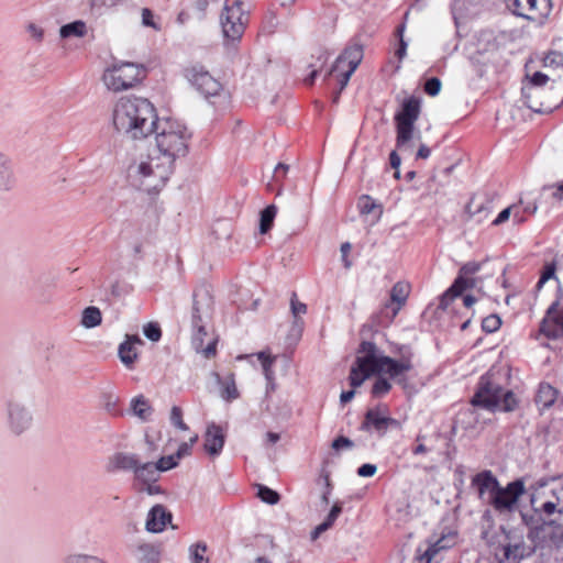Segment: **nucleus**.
Here are the masks:
<instances>
[{
  "label": "nucleus",
  "mask_w": 563,
  "mask_h": 563,
  "mask_svg": "<svg viewBox=\"0 0 563 563\" xmlns=\"http://www.w3.org/2000/svg\"><path fill=\"white\" fill-rule=\"evenodd\" d=\"M523 493V482L518 479L509 483L506 487L499 486L494 496L489 498V504L498 512L512 511Z\"/></svg>",
  "instance_id": "obj_12"
},
{
  "label": "nucleus",
  "mask_w": 563,
  "mask_h": 563,
  "mask_svg": "<svg viewBox=\"0 0 563 563\" xmlns=\"http://www.w3.org/2000/svg\"><path fill=\"white\" fill-rule=\"evenodd\" d=\"M501 325V320L496 314H490L483 319L482 328L487 333H493L497 331Z\"/></svg>",
  "instance_id": "obj_43"
},
{
  "label": "nucleus",
  "mask_w": 563,
  "mask_h": 563,
  "mask_svg": "<svg viewBox=\"0 0 563 563\" xmlns=\"http://www.w3.org/2000/svg\"><path fill=\"white\" fill-rule=\"evenodd\" d=\"M526 208L520 205H511L504 209L496 217V219L493 221V225H500L509 220V218L512 216L515 221L521 223L526 220L525 217Z\"/></svg>",
  "instance_id": "obj_28"
},
{
  "label": "nucleus",
  "mask_w": 563,
  "mask_h": 563,
  "mask_svg": "<svg viewBox=\"0 0 563 563\" xmlns=\"http://www.w3.org/2000/svg\"><path fill=\"white\" fill-rule=\"evenodd\" d=\"M142 21L146 26L156 27L153 20V13L150 9L145 8L142 10Z\"/></svg>",
  "instance_id": "obj_64"
},
{
  "label": "nucleus",
  "mask_w": 563,
  "mask_h": 563,
  "mask_svg": "<svg viewBox=\"0 0 563 563\" xmlns=\"http://www.w3.org/2000/svg\"><path fill=\"white\" fill-rule=\"evenodd\" d=\"M456 541V533L450 532L448 534H443L435 542L430 543L424 551H421L419 548L417 551V559L420 563H433L437 554L442 551L452 548Z\"/></svg>",
  "instance_id": "obj_15"
},
{
  "label": "nucleus",
  "mask_w": 563,
  "mask_h": 563,
  "mask_svg": "<svg viewBox=\"0 0 563 563\" xmlns=\"http://www.w3.org/2000/svg\"><path fill=\"white\" fill-rule=\"evenodd\" d=\"M174 165L155 153L148 154L134 166L133 178L137 187L148 194H158L168 181Z\"/></svg>",
  "instance_id": "obj_6"
},
{
  "label": "nucleus",
  "mask_w": 563,
  "mask_h": 563,
  "mask_svg": "<svg viewBox=\"0 0 563 563\" xmlns=\"http://www.w3.org/2000/svg\"><path fill=\"white\" fill-rule=\"evenodd\" d=\"M145 76L146 70L142 65L125 62L106 68L102 81L109 90L120 92L135 87Z\"/></svg>",
  "instance_id": "obj_8"
},
{
  "label": "nucleus",
  "mask_w": 563,
  "mask_h": 563,
  "mask_svg": "<svg viewBox=\"0 0 563 563\" xmlns=\"http://www.w3.org/2000/svg\"><path fill=\"white\" fill-rule=\"evenodd\" d=\"M11 426L16 433H20L30 422V418L23 409L10 410Z\"/></svg>",
  "instance_id": "obj_38"
},
{
  "label": "nucleus",
  "mask_w": 563,
  "mask_h": 563,
  "mask_svg": "<svg viewBox=\"0 0 563 563\" xmlns=\"http://www.w3.org/2000/svg\"><path fill=\"white\" fill-rule=\"evenodd\" d=\"M549 79L550 78L548 75H545L541 71H536L530 76V86H533V87L544 86L549 81Z\"/></svg>",
  "instance_id": "obj_58"
},
{
  "label": "nucleus",
  "mask_w": 563,
  "mask_h": 563,
  "mask_svg": "<svg viewBox=\"0 0 563 563\" xmlns=\"http://www.w3.org/2000/svg\"><path fill=\"white\" fill-rule=\"evenodd\" d=\"M389 162H390V166L396 170L395 172V177L396 178H399V166H400V163H401V159L399 157V155L397 154L396 151H393L389 155Z\"/></svg>",
  "instance_id": "obj_63"
},
{
  "label": "nucleus",
  "mask_w": 563,
  "mask_h": 563,
  "mask_svg": "<svg viewBox=\"0 0 563 563\" xmlns=\"http://www.w3.org/2000/svg\"><path fill=\"white\" fill-rule=\"evenodd\" d=\"M489 202L486 196H472L468 203L465 206L467 218L471 219L477 216L479 221L486 219L489 214Z\"/></svg>",
  "instance_id": "obj_24"
},
{
  "label": "nucleus",
  "mask_w": 563,
  "mask_h": 563,
  "mask_svg": "<svg viewBox=\"0 0 563 563\" xmlns=\"http://www.w3.org/2000/svg\"><path fill=\"white\" fill-rule=\"evenodd\" d=\"M170 422L172 424L183 431H187L189 427L185 423L183 419V410L178 406H173L170 410Z\"/></svg>",
  "instance_id": "obj_40"
},
{
  "label": "nucleus",
  "mask_w": 563,
  "mask_h": 563,
  "mask_svg": "<svg viewBox=\"0 0 563 563\" xmlns=\"http://www.w3.org/2000/svg\"><path fill=\"white\" fill-rule=\"evenodd\" d=\"M394 422L395 420L393 418L380 416L377 410L371 409L366 412L361 428L366 431L374 429L378 432H385L389 424Z\"/></svg>",
  "instance_id": "obj_25"
},
{
  "label": "nucleus",
  "mask_w": 563,
  "mask_h": 563,
  "mask_svg": "<svg viewBox=\"0 0 563 563\" xmlns=\"http://www.w3.org/2000/svg\"><path fill=\"white\" fill-rule=\"evenodd\" d=\"M157 112L153 103L140 97H122L113 106L114 129L130 139L142 140L154 132Z\"/></svg>",
  "instance_id": "obj_2"
},
{
  "label": "nucleus",
  "mask_w": 563,
  "mask_h": 563,
  "mask_svg": "<svg viewBox=\"0 0 563 563\" xmlns=\"http://www.w3.org/2000/svg\"><path fill=\"white\" fill-rule=\"evenodd\" d=\"M441 86L442 85L439 78L431 77L424 84V91L427 95L434 97L440 92Z\"/></svg>",
  "instance_id": "obj_51"
},
{
  "label": "nucleus",
  "mask_w": 563,
  "mask_h": 563,
  "mask_svg": "<svg viewBox=\"0 0 563 563\" xmlns=\"http://www.w3.org/2000/svg\"><path fill=\"white\" fill-rule=\"evenodd\" d=\"M472 485L477 489L479 497L482 498L486 493L489 494V498L494 496L499 487L497 478L493 475L492 471H482L472 478Z\"/></svg>",
  "instance_id": "obj_22"
},
{
  "label": "nucleus",
  "mask_w": 563,
  "mask_h": 563,
  "mask_svg": "<svg viewBox=\"0 0 563 563\" xmlns=\"http://www.w3.org/2000/svg\"><path fill=\"white\" fill-rule=\"evenodd\" d=\"M291 312L295 317L305 314L307 312L306 303L297 300V295L294 292L290 300Z\"/></svg>",
  "instance_id": "obj_56"
},
{
  "label": "nucleus",
  "mask_w": 563,
  "mask_h": 563,
  "mask_svg": "<svg viewBox=\"0 0 563 563\" xmlns=\"http://www.w3.org/2000/svg\"><path fill=\"white\" fill-rule=\"evenodd\" d=\"M102 321L101 311L97 307H87L82 312L81 323L86 328H95Z\"/></svg>",
  "instance_id": "obj_35"
},
{
  "label": "nucleus",
  "mask_w": 563,
  "mask_h": 563,
  "mask_svg": "<svg viewBox=\"0 0 563 563\" xmlns=\"http://www.w3.org/2000/svg\"><path fill=\"white\" fill-rule=\"evenodd\" d=\"M341 512H342L341 505L335 503L332 506L325 520L322 523H320L319 526H317L316 529L313 530L312 539H317L322 532L327 531L330 527H332V525L338 519V517L340 516Z\"/></svg>",
  "instance_id": "obj_31"
},
{
  "label": "nucleus",
  "mask_w": 563,
  "mask_h": 563,
  "mask_svg": "<svg viewBox=\"0 0 563 563\" xmlns=\"http://www.w3.org/2000/svg\"><path fill=\"white\" fill-rule=\"evenodd\" d=\"M420 112L421 104L418 98L409 97L404 100L400 110L395 114L397 148L409 147V142L413 137L415 123L419 119Z\"/></svg>",
  "instance_id": "obj_9"
},
{
  "label": "nucleus",
  "mask_w": 563,
  "mask_h": 563,
  "mask_svg": "<svg viewBox=\"0 0 563 563\" xmlns=\"http://www.w3.org/2000/svg\"><path fill=\"white\" fill-rule=\"evenodd\" d=\"M373 374L378 375V372L369 366L361 367V364L355 362V365L352 366L349 376L350 385L353 388H357Z\"/></svg>",
  "instance_id": "obj_29"
},
{
  "label": "nucleus",
  "mask_w": 563,
  "mask_h": 563,
  "mask_svg": "<svg viewBox=\"0 0 563 563\" xmlns=\"http://www.w3.org/2000/svg\"><path fill=\"white\" fill-rule=\"evenodd\" d=\"M552 10L551 0H530V22L542 25Z\"/></svg>",
  "instance_id": "obj_27"
},
{
  "label": "nucleus",
  "mask_w": 563,
  "mask_h": 563,
  "mask_svg": "<svg viewBox=\"0 0 563 563\" xmlns=\"http://www.w3.org/2000/svg\"><path fill=\"white\" fill-rule=\"evenodd\" d=\"M86 24L82 21H75L60 27L62 37L78 36L81 37L86 34Z\"/></svg>",
  "instance_id": "obj_37"
},
{
  "label": "nucleus",
  "mask_w": 563,
  "mask_h": 563,
  "mask_svg": "<svg viewBox=\"0 0 563 563\" xmlns=\"http://www.w3.org/2000/svg\"><path fill=\"white\" fill-rule=\"evenodd\" d=\"M67 563H104V562L95 556L79 555V556L69 559Z\"/></svg>",
  "instance_id": "obj_61"
},
{
  "label": "nucleus",
  "mask_w": 563,
  "mask_h": 563,
  "mask_svg": "<svg viewBox=\"0 0 563 563\" xmlns=\"http://www.w3.org/2000/svg\"><path fill=\"white\" fill-rule=\"evenodd\" d=\"M139 563H158L161 559L159 551L151 544H142L139 547Z\"/></svg>",
  "instance_id": "obj_33"
},
{
  "label": "nucleus",
  "mask_w": 563,
  "mask_h": 563,
  "mask_svg": "<svg viewBox=\"0 0 563 563\" xmlns=\"http://www.w3.org/2000/svg\"><path fill=\"white\" fill-rule=\"evenodd\" d=\"M479 268H481V265L478 263L468 262L461 267L460 274L465 277L472 278L471 276L476 274L479 271Z\"/></svg>",
  "instance_id": "obj_57"
},
{
  "label": "nucleus",
  "mask_w": 563,
  "mask_h": 563,
  "mask_svg": "<svg viewBox=\"0 0 563 563\" xmlns=\"http://www.w3.org/2000/svg\"><path fill=\"white\" fill-rule=\"evenodd\" d=\"M378 208L375 200L367 195L362 196L358 200V209L362 214H371Z\"/></svg>",
  "instance_id": "obj_41"
},
{
  "label": "nucleus",
  "mask_w": 563,
  "mask_h": 563,
  "mask_svg": "<svg viewBox=\"0 0 563 563\" xmlns=\"http://www.w3.org/2000/svg\"><path fill=\"white\" fill-rule=\"evenodd\" d=\"M257 357L262 363L265 375L269 378L271 367L275 362V356H272L271 354H267L266 352H260L257 354Z\"/></svg>",
  "instance_id": "obj_52"
},
{
  "label": "nucleus",
  "mask_w": 563,
  "mask_h": 563,
  "mask_svg": "<svg viewBox=\"0 0 563 563\" xmlns=\"http://www.w3.org/2000/svg\"><path fill=\"white\" fill-rule=\"evenodd\" d=\"M158 472L156 463L145 462L141 463L139 461L137 466L134 470V475L137 481L142 483H148L155 481V476Z\"/></svg>",
  "instance_id": "obj_30"
},
{
  "label": "nucleus",
  "mask_w": 563,
  "mask_h": 563,
  "mask_svg": "<svg viewBox=\"0 0 563 563\" xmlns=\"http://www.w3.org/2000/svg\"><path fill=\"white\" fill-rule=\"evenodd\" d=\"M277 209L274 205L266 207L261 212L260 232L262 234L267 233L272 229Z\"/></svg>",
  "instance_id": "obj_36"
},
{
  "label": "nucleus",
  "mask_w": 563,
  "mask_h": 563,
  "mask_svg": "<svg viewBox=\"0 0 563 563\" xmlns=\"http://www.w3.org/2000/svg\"><path fill=\"white\" fill-rule=\"evenodd\" d=\"M404 32H405V24L398 25L396 29V32H395L396 36L399 37V46L395 52V55L397 56V58L399 60H401L407 54V43L404 40Z\"/></svg>",
  "instance_id": "obj_44"
},
{
  "label": "nucleus",
  "mask_w": 563,
  "mask_h": 563,
  "mask_svg": "<svg viewBox=\"0 0 563 563\" xmlns=\"http://www.w3.org/2000/svg\"><path fill=\"white\" fill-rule=\"evenodd\" d=\"M526 555V547L521 543H505L495 549L494 563H520Z\"/></svg>",
  "instance_id": "obj_16"
},
{
  "label": "nucleus",
  "mask_w": 563,
  "mask_h": 563,
  "mask_svg": "<svg viewBox=\"0 0 563 563\" xmlns=\"http://www.w3.org/2000/svg\"><path fill=\"white\" fill-rule=\"evenodd\" d=\"M144 334L151 341L157 342L162 336V330L157 323L150 322L144 327Z\"/></svg>",
  "instance_id": "obj_50"
},
{
  "label": "nucleus",
  "mask_w": 563,
  "mask_h": 563,
  "mask_svg": "<svg viewBox=\"0 0 563 563\" xmlns=\"http://www.w3.org/2000/svg\"><path fill=\"white\" fill-rule=\"evenodd\" d=\"M352 446H353V442L349 438L343 437V435L338 437L332 442V448L336 451H339L343 448H352Z\"/></svg>",
  "instance_id": "obj_59"
},
{
  "label": "nucleus",
  "mask_w": 563,
  "mask_h": 563,
  "mask_svg": "<svg viewBox=\"0 0 563 563\" xmlns=\"http://www.w3.org/2000/svg\"><path fill=\"white\" fill-rule=\"evenodd\" d=\"M206 552H207L206 543L199 542L195 545H191L190 553H191L192 563H203ZM206 562H208V560H206Z\"/></svg>",
  "instance_id": "obj_46"
},
{
  "label": "nucleus",
  "mask_w": 563,
  "mask_h": 563,
  "mask_svg": "<svg viewBox=\"0 0 563 563\" xmlns=\"http://www.w3.org/2000/svg\"><path fill=\"white\" fill-rule=\"evenodd\" d=\"M131 408L133 413L142 420H146L152 412V407L148 400L142 395L132 399Z\"/></svg>",
  "instance_id": "obj_32"
},
{
  "label": "nucleus",
  "mask_w": 563,
  "mask_h": 563,
  "mask_svg": "<svg viewBox=\"0 0 563 563\" xmlns=\"http://www.w3.org/2000/svg\"><path fill=\"white\" fill-rule=\"evenodd\" d=\"M139 459L135 454H129L123 452H118L113 454L108 463L107 471L108 472H117V471H133L137 466Z\"/></svg>",
  "instance_id": "obj_23"
},
{
  "label": "nucleus",
  "mask_w": 563,
  "mask_h": 563,
  "mask_svg": "<svg viewBox=\"0 0 563 563\" xmlns=\"http://www.w3.org/2000/svg\"><path fill=\"white\" fill-rule=\"evenodd\" d=\"M560 297L548 308L541 324L542 332L548 338L556 339L563 334V309L559 310Z\"/></svg>",
  "instance_id": "obj_14"
},
{
  "label": "nucleus",
  "mask_w": 563,
  "mask_h": 563,
  "mask_svg": "<svg viewBox=\"0 0 563 563\" xmlns=\"http://www.w3.org/2000/svg\"><path fill=\"white\" fill-rule=\"evenodd\" d=\"M222 396L227 400H233L239 397V391H238V388H236L233 377H231L230 380H227L224 383Z\"/></svg>",
  "instance_id": "obj_49"
},
{
  "label": "nucleus",
  "mask_w": 563,
  "mask_h": 563,
  "mask_svg": "<svg viewBox=\"0 0 563 563\" xmlns=\"http://www.w3.org/2000/svg\"><path fill=\"white\" fill-rule=\"evenodd\" d=\"M257 495L264 503L268 505H276L280 499L277 492L264 485L258 486Z\"/></svg>",
  "instance_id": "obj_39"
},
{
  "label": "nucleus",
  "mask_w": 563,
  "mask_h": 563,
  "mask_svg": "<svg viewBox=\"0 0 563 563\" xmlns=\"http://www.w3.org/2000/svg\"><path fill=\"white\" fill-rule=\"evenodd\" d=\"M423 439H424V435H421V434L417 435L416 441L418 442V444L412 449L413 455L426 454L429 451L428 448L423 443H421V441Z\"/></svg>",
  "instance_id": "obj_62"
},
{
  "label": "nucleus",
  "mask_w": 563,
  "mask_h": 563,
  "mask_svg": "<svg viewBox=\"0 0 563 563\" xmlns=\"http://www.w3.org/2000/svg\"><path fill=\"white\" fill-rule=\"evenodd\" d=\"M154 132H156V155L174 165L176 158L187 154L191 133L184 123L172 118L161 120L157 118Z\"/></svg>",
  "instance_id": "obj_5"
},
{
  "label": "nucleus",
  "mask_w": 563,
  "mask_h": 563,
  "mask_svg": "<svg viewBox=\"0 0 563 563\" xmlns=\"http://www.w3.org/2000/svg\"><path fill=\"white\" fill-rule=\"evenodd\" d=\"M340 251H341V258H342V262H343V266L346 268V269H350L353 265L352 261L350 260V253L352 251V245L350 242H344L341 244V247H340Z\"/></svg>",
  "instance_id": "obj_54"
},
{
  "label": "nucleus",
  "mask_w": 563,
  "mask_h": 563,
  "mask_svg": "<svg viewBox=\"0 0 563 563\" xmlns=\"http://www.w3.org/2000/svg\"><path fill=\"white\" fill-rule=\"evenodd\" d=\"M364 56L363 46L354 43L345 47L338 56L329 75L339 84V93L346 87L352 74L356 70Z\"/></svg>",
  "instance_id": "obj_11"
},
{
  "label": "nucleus",
  "mask_w": 563,
  "mask_h": 563,
  "mask_svg": "<svg viewBox=\"0 0 563 563\" xmlns=\"http://www.w3.org/2000/svg\"><path fill=\"white\" fill-rule=\"evenodd\" d=\"M410 295V285L406 282H397L390 290V302L386 305V309L391 308V319H394L400 309L406 305Z\"/></svg>",
  "instance_id": "obj_21"
},
{
  "label": "nucleus",
  "mask_w": 563,
  "mask_h": 563,
  "mask_svg": "<svg viewBox=\"0 0 563 563\" xmlns=\"http://www.w3.org/2000/svg\"><path fill=\"white\" fill-rule=\"evenodd\" d=\"M555 275V264H547L543 268L542 275L537 284V289H540L542 285Z\"/></svg>",
  "instance_id": "obj_53"
},
{
  "label": "nucleus",
  "mask_w": 563,
  "mask_h": 563,
  "mask_svg": "<svg viewBox=\"0 0 563 563\" xmlns=\"http://www.w3.org/2000/svg\"><path fill=\"white\" fill-rule=\"evenodd\" d=\"M143 345V341L139 335H126L125 341L119 345V357L124 366L129 369L134 367V363L139 357L137 346Z\"/></svg>",
  "instance_id": "obj_17"
},
{
  "label": "nucleus",
  "mask_w": 563,
  "mask_h": 563,
  "mask_svg": "<svg viewBox=\"0 0 563 563\" xmlns=\"http://www.w3.org/2000/svg\"><path fill=\"white\" fill-rule=\"evenodd\" d=\"M11 184L10 170L3 156L0 155V190L8 189Z\"/></svg>",
  "instance_id": "obj_47"
},
{
  "label": "nucleus",
  "mask_w": 563,
  "mask_h": 563,
  "mask_svg": "<svg viewBox=\"0 0 563 563\" xmlns=\"http://www.w3.org/2000/svg\"><path fill=\"white\" fill-rule=\"evenodd\" d=\"M172 520V514L162 505L154 506L146 519V530L150 532H162Z\"/></svg>",
  "instance_id": "obj_20"
},
{
  "label": "nucleus",
  "mask_w": 563,
  "mask_h": 563,
  "mask_svg": "<svg viewBox=\"0 0 563 563\" xmlns=\"http://www.w3.org/2000/svg\"><path fill=\"white\" fill-rule=\"evenodd\" d=\"M185 77L205 96H217L221 90V84L210 75L201 65H192L185 69Z\"/></svg>",
  "instance_id": "obj_13"
},
{
  "label": "nucleus",
  "mask_w": 563,
  "mask_h": 563,
  "mask_svg": "<svg viewBox=\"0 0 563 563\" xmlns=\"http://www.w3.org/2000/svg\"><path fill=\"white\" fill-rule=\"evenodd\" d=\"M250 15L243 0H225L220 24L225 38L239 41L245 32Z\"/></svg>",
  "instance_id": "obj_10"
},
{
  "label": "nucleus",
  "mask_w": 563,
  "mask_h": 563,
  "mask_svg": "<svg viewBox=\"0 0 563 563\" xmlns=\"http://www.w3.org/2000/svg\"><path fill=\"white\" fill-rule=\"evenodd\" d=\"M510 374L503 366H492L478 379L474 395L470 404L490 412L497 410L514 411L518 408L519 400L508 389Z\"/></svg>",
  "instance_id": "obj_3"
},
{
  "label": "nucleus",
  "mask_w": 563,
  "mask_h": 563,
  "mask_svg": "<svg viewBox=\"0 0 563 563\" xmlns=\"http://www.w3.org/2000/svg\"><path fill=\"white\" fill-rule=\"evenodd\" d=\"M199 437L197 433H194L190 438H189V441L187 442H183L179 446H178V450L176 452V457L177 459H183L185 456H188L191 454V451H192V446L197 443Z\"/></svg>",
  "instance_id": "obj_42"
},
{
  "label": "nucleus",
  "mask_w": 563,
  "mask_h": 563,
  "mask_svg": "<svg viewBox=\"0 0 563 563\" xmlns=\"http://www.w3.org/2000/svg\"><path fill=\"white\" fill-rule=\"evenodd\" d=\"M545 67H563V54L556 51L549 52L543 58Z\"/></svg>",
  "instance_id": "obj_45"
},
{
  "label": "nucleus",
  "mask_w": 563,
  "mask_h": 563,
  "mask_svg": "<svg viewBox=\"0 0 563 563\" xmlns=\"http://www.w3.org/2000/svg\"><path fill=\"white\" fill-rule=\"evenodd\" d=\"M383 374L378 375V377L375 379L371 394L374 398H382L390 393L393 385L390 383V378L382 376Z\"/></svg>",
  "instance_id": "obj_34"
},
{
  "label": "nucleus",
  "mask_w": 563,
  "mask_h": 563,
  "mask_svg": "<svg viewBox=\"0 0 563 563\" xmlns=\"http://www.w3.org/2000/svg\"><path fill=\"white\" fill-rule=\"evenodd\" d=\"M505 4L507 9L515 15L527 18L522 11L523 5L521 3V0H505Z\"/></svg>",
  "instance_id": "obj_55"
},
{
  "label": "nucleus",
  "mask_w": 563,
  "mask_h": 563,
  "mask_svg": "<svg viewBox=\"0 0 563 563\" xmlns=\"http://www.w3.org/2000/svg\"><path fill=\"white\" fill-rule=\"evenodd\" d=\"M554 483V478L541 479L530 487V539L560 548L563 544V529L551 518L559 503Z\"/></svg>",
  "instance_id": "obj_1"
},
{
  "label": "nucleus",
  "mask_w": 563,
  "mask_h": 563,
  "mask_svg": "<svg viewBox=\"0 0 563 563\" xmlns=\"http://www.w3.org/2000/svg\"><path fill=\"white\" fill-rule=\"evenodd\" d=\"M474 286L475 280L473 278H468L459 274L453 284L441 296L439 307L446 309L456 297L463 294L464 290L473 288Z\"/></svg>",
  "instance_id": "obj_18"
},
{
  "label": "nucleus",
  "mask_w": 563,
  "mask_h": 563,
  "mask_svg": "<svg viewBox=\"0 0 563 563\" xmlns=\"http://www.w3.org/2000/svg\"><path fill=\"white\" fill-rule=\"evenodd\" d=\"M224 445V434L221 427L211 423L205 434L203 449L211 456L219 455Z\"/></svg>",
  "instance_id": "obj_19"
},
{
  "label": "nucleus",
  "mask_w": 563,
  "mask_h": 563,
  "mask_svg": "<svg viewBox=\"0 0 563 563\" xmlns=\"http://www.w3.org/2000/svg\"><path fill=\"white\" fill-rule=\"evenodd\" d=\"M198 297L199 295L195 292L191 312L192 345L206 358H211L217 353V339L210 338L207 341L209 333L206 329V320L210 318L211 313L210 298L207 294L201 300Z\"/></svg>",
  "instance_id": "obj_7"
},
{
  "label": "nucleus",
  "mask_w": 563,
  "mask_h": 563,
  "mask_svg": "<svg viewBox=\"0 0 563 563\" xmlns=\"http://www.w3.org/2000/svg\"><path fill=\"white\" fill-rule=\"evenodd\" d=\"M178 461H179V459L176 457V454L168 455V456H162L157 461L156 465H157L158 471L165 472V471L172 470L173 467L177 466Z\"/></svg>",
  "instance_id": "obj_48"
},
{
  "label": "nucleus",
  "mask_w": 563,
  "mask_h": 563,
  "mask_svg": "<svg viewBox=\"0 0 563 563\" xmlns=\"http://www.w3.org/2000/svg\"><path fill=\"white\" fill-rule=\"evenodd\" d=\"M558 390L552 387L550 384L542 383L539 386L537 395L534 397V402L539 408L540 412L549 409L556 400Z\"/></svg>",
  "instance_id": "obj_26"
},
{
  "label": "nucleus",
  "mask_w": 563,
  "mask_h": 563,
  "mask_svg": "<svg viewBox=\"0 0 563 563\" xmlns=\"http://www.w3.org/2000/svg\"><path fill=\"white\" fill-rule=\"evenodd\" d=\"M358 352L364 354L356 357V363H360L361 367H373L378 372V375L386 374L404 390L409 389V375L415 369L411 350L407 349L405 352H401L399 358H394L386 355H377L375 343L363 341L360 344Z\"/></svg>",
  "instance_id": "obj_4"
},
{
  "label": "nucleus",
  "mask_w": 563,
  "mask_h": 563,
  "mask_svg": "<svg viewBox=\"0 0 563 563\" xmlns=\"http://www.w3.org/2000/svg\"><path fill=\"white\" fill-rule=\"evenodd\" d=\"M377 471L376 465L374 464H363L357 470V475L361 477H371L374 476Z\"/></svg>",
  "instance_id": "obj_60"
}]
</instances>
